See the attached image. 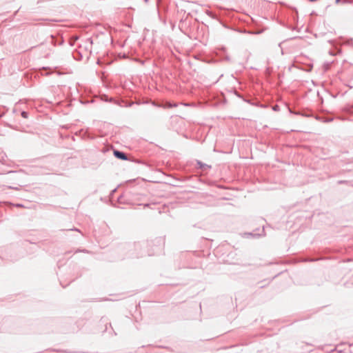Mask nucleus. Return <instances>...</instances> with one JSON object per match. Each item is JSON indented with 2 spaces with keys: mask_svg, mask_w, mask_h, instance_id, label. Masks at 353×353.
<instances>
[{
  "mask_svg": "<svg viewBox=\"0 0 353 353\" xmlns=\"http://www.w3.org/2000/svg\"><path fill=\"white\" fill-rule=\"evenodd\" d=\"M147 243L145 242H139L134 244V247L137 253L135 254L136 257H141L145 255V252L142 250L146 247Z\"/></svg>",
  "mask_w": 353,
  "mask_h": 353,
  "instance_id": "obj_1",
  "label": "nucleus"
},
{
  "mask_svg": "<svg viewBox=\"0 0 353 353\" xmlns=\"http://www.w3.org/2000/svg\"><path fill=\"white\" fill-rule=\"evenodd\" d=\"M50 43L52 45H53L54 46H61L64 42L63 37L59 35L51 34L50 36Z\"/></svg>",
  "mask_w": 353,
  "mask_h": 353,
  "instance_id": "obj_2",
  "label": "nucleus"
},
{
  "mask_svg": "<svg viewBox=\"0 0 353 353\" xmlns=\"http://www.w3.org/2000/svg\"><path fill=\"white\" fill-rule=\"evenodd\" d=\"M79 46L81 48H83L86 51L91 52L92 46L93 44V40L91 37L87 38L85 41L81 40Z\"/></svg>",
  "mask_w": 353,
  "mask_h": 353,
  "instance_id": "obj_3",
  "label": "nucleus"
},
{
  "mask_svg": "<svg viewBox=\"0 0 353 353\" xmlns=\"http://www.w3.org/2000/svg\"><path fill=\"white\" fill-rule=\"evenodd\" d=\"M113 154L118 159L124 160V161H126L128 159L125 153H124L122 151L118 150H114Z\"/></svg>",
  "mask_w": 353,
  "mask_h": 353,
  "instance_id": "obj_4",
  "label": "nucleus"
},
{
  "mask_svg": "<svg viewBox=\"0 0 353 353\" xmlns=\"http://www.w3.org/2000/svg\"><path fill=\"white\" fill-rule=\"evenodd\" d=\"M316 119L323 122H330L333 121V117L329 114L317 116Z\"/></svg>",
  "mask_w": 353,
  "mask_h": 353,
  "instance_id": "obj_5",
  "label": "nucleus"
},
{
  "mask_svg": "<svg viewBox=\"0 0 353 353\" xmlns=\"http://www.w3.org/2000/svg\"><path fill=\"white\" fill-rule=\"evenodd\" d=\"M196 164L199 165V168L201 169L203 171H205L208 169L211 168V165H209L208 164H205L201 161H196Z\"/></svg>",
  "mask_w": 353,
  "mask_h": 353,
  "instance_id": "obj_6",
  "label": "nucleus"
},
{
  "mask_svg": "<svg viewBox=\"0 0 353 353\" xmlns=\"http://www.w3.org/2000/svg\"><path fill=\"white\" fill-rule=\"evenodd\" d=\"M263 32V30H244L243 32L250 34H259Z\"/></svg>",
  "mask_w": 353,
  "mask_h": 353,
  "instance_id": "obj_7",
  "label": "nucleus"
},
{
  "mask_svg": "<svg viewBox=\"0 0 353 353\" xmlns=\"http://www.w3.org/2000/svg\"><path fill=\"white\" fill-rule=\"evenodd\" d=\"M341 40H342V43L343 44H347V45L353 46V39H345L343 38H341Z\"/></svg>",
  "mask_w": 353,
  "mask_h": 353,
  "instance_id": "obj_8",
  "label": "nucleus"
},
{
  "mask_svg": "<svg viewBox=\"0 0 353 353\" xmlns=\"http://www.w3.org/2000/svg\"><path fill=\"white\" fill-rule=\"evenodd\" d=\"M352 2V0H335L336 3H351Z\"/></svg>",
  "mask_w": 353,
  "mask_h": 353,
  "instance_id": "obj_9",
  "label": "nucleus"
},
{
  "mask_svg": "<svg viewBox=\"0 0 353 353\" xmlns=\"http://www.w3.org/2000/svg\"><path fill=\"white\" fill-rule=\"evenodd\" d=\"M206 14H207L209 17H212V18H213V19H216V15H215L212 12H211V11H210V10H207V11H206Z\"/></svg>",
  "mask_w": 353,
  "mask_h": 353,
  "instance_id": "obj_10",
  "label": "nucleus"
},
{
  "mask_svg": "<svg viewBox=\"0 0 353 353\" xmlns=\"http://www.w3.org/2000/svg\"><path fill=\"white\" fill-rule=\"evenodd\" d=\"M21 115L23 118L27 119L28 117V112L26 111H22Z\"/></svg>",
  "mask_w": 353,
  "mask_h": 353,
  "instance_id": "obj_11",
  "label": "nucleus"
},
{
  "mask_svg": "<svg viewBox=\"0 0 353 353\" xmlns=\"http://www.w3.org/2000/svg\"><path fill=\"white\" fill-rule=\"evenodd\" d=\"M264 231H265V229H264V227L263 228V230H262V232H263V234H252V233H250L249 234L251 235V236H260L261 235H265L264 234Z\"/></svg>",
  "mask_w": 353,
  "mask_h": 353,
  "instance_id": "obj_12",
  "label": "nucleus"
},
{
  "mask_svg": "<svg viewBox=\"0 0 353 353\" xmlns=\"http://www.w3.org/2000/svg\"><path fill=\"white\" fill-rule=\"evenodd\" d=\"M78 39H79V37H75V38H74V39H72L70 40V45H71V46H73V45H74V43L77 40H78Z\"/></svg>",
  "mask_w": 353,
  "mask_h": 353,
  "instance_id": "obj_13",
  "label": "nucleus"
},
{
  "mask_svg": "<svg viewBox=\"0 0 353 353\" xmlns=\"http://www.w3.org/2000/svg\"><path fill=\"white\" fill-rule=\"evenodd\" d=\"M8 188L10 189V190H19V188L10 186V185L8 186Z\"/></svg>",
  "mask_w": 353,
  "mask_h": 353,
  "instance_id": "obj_14",
  "label": "nucleus"
},
{
  "mask_svg": "<svg viewBox=\"0 0 353 353\" xmlns=\"http://www.w3.org/2000/svg\"><path fill=\"white\" fill-rule=\"evenodd\" d=\"M16 206L18 207V208H21V207H23V205L18 203V204L16 205Z\"/></svg>",
  "mask_w": 353,
  "mask_h": 353,
  "instance_id": "obj_15",
  "label": "nucleus"
},
{
  "mask_svg": "<svg viewBox=\"0 0 353 353\" xmlns=\"http://www.w3.org/2000/svg\"><path fill=\"white\" fill-rule=\"evenodd\" d=\"M14 173H16V172L15 171H9L8 172V174H14Z\"/></svg>",
  "mask_w": 353,
  "mask_h": 353,
  "instance_id": "obj_16",
  "label": "nucleus"
},
{
  "mask_svg": "<svg viewBox=\"0 0 353 353\" xmlns=\"http://www.w3.org/2000/svg\"><path fill=\"white\" fill-rule=\"evenodd\" d=\"M78 54L79 55V57H79V58H76V57H74V59H80V58H81V57H82V55H81V54L78 53Z\"/></svg>",
  "mask_w": 353,
  "mask_h": 353,
  "instance_id": "obj_17",
  "label": "nucleus"
},
{
  "mask_svg": "<svg viewBox=\"0 0 353 353\" xmlns=\"http://www.w3.org/2000/svg\"><path fill=\"white\" fill-rule=\"evenodd\" d=\"M77 252H87L88 251L86 250H77Z\"/></svg>",
  "mask_w": 353,
  "mask_h": 353,
  "instance_id": "obj_18",
  "label": "nucleus"
},
{
  "mask_svg": "<svg viewBox=\"0 0 353 353\" xmlns=\"http://www.w3.org/2000/svg\"><path fill=\"white\" fill-rule=\"evenodd\" d=\"M70 230H75V231L79 232V230L78 229L75 228H72V229H70Z\"/></svg>",
  "mask_w": 353,
  "mask_h": 353,
  "instance_id": "obj_19",
  "label": "nucleus"
},
{
  "mask_svg": "<svg viewBox=\"0 0 353 353\" xmlns=\"http://www.w3.org/2000/svg\"><path fill=\"white\" fill-rule=\"evenodd\" d=\"M117 189H114L112 191V194L116 192Z\"/></svg>",
  "mask_w": 353,
  "mask_h": 353,
  "instance_id": "obj_20",
  "label": "nucleus"
},
{
  "mask_svg": "<svg viewBox=\"0 0 353 353\" xmlns=\"http://www.w3.org/2000/svg\"><path fill=\"white\" fill-rule=\"evenodd\" d=\"M152 105H154V106H157V105L156 104V103L154 102H152Z\"/></svg>",
  "mask_w": 353,
  "mask_h": 353,
  "instance_id": "obj_21",
  "label": "nucleus"
},
{
  "mask_svg": "<svg viewBox=\"0 0 353 353\" xmlns=\"http://www.w3.org/2000/svg\"><path fill=\"white\" fill-rule=\"evenodd\" d=\"M3 114H4V112L1 113V114H0V118H1V117H3Z\"/></svg>",
  "mask_w": 353,
  "mask_h": 353,
  "instance_id": "obj_22",
  "label": "nucleus"
},
{
  "mask_svg": "<svg viewBox=\"0 0 353 353\" xmlns=\"http://www.w3.org/2000/svg\"><path fill=\"white\" fill-rule=\"evenodd\" d=\"M144 206H145V207H148V206H149V204H148V203L145 204V205H144Z\"/></svg>",
  "mask_w": 353,
  "mask_h": 353,
  "instance_id": "obj_23",
  "label": "nucleus"
},
{
  "mask_svg": "<svg viewBox=\"0 0 353 353\" xmlns=\"http://www.w3.org/2000/svg\"><path fill=\"white\" fill-rule=\"evenodd\" d=\"M344 183V181H339V183Z\"/></svg>",
  "mask_w": 353,
  "mask_h": 353,
  "instance_id": "obj_24",
  "label": "nucleus"
},
{
  "mask_svg": "<svg viewBox=\"0 0 353 353\" xmlns=\"http://www.w3.org/2000/svg\"><path fill=\"white\" fill-rule=\"evenodd\" d=\"M101 321L103 322V317L101 319Z\"/></svg>",
  "mask_w": 353,
  "mask_h": 353,
  "instance_id": "obj_25",
  "label": "nucleus"
}]
</instances>
